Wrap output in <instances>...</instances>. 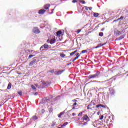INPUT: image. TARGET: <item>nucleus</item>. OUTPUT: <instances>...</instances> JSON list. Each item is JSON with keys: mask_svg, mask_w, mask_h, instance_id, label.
I'll return each instance as SVG.
<instances>
[{"mask_svg": "<svg viewBox=\"0 0 128 128\" xmlns=\"http://www.w3.org/2000/svg\"><path fill=\"white\" fill-rule=\"evenodd\" d=\"M100 72H97L96 74H90L88 76V80H92L94 78H98V76H100Z\"/></svg>", "mask_w": 128, "mask_h": 128, "instance_id": "obj_1", "label": "nucleus"}, {"mask_svg": "<svg viewBox=\"0 0 128 128\" xmlns=\"http://www.w3.org/2000/svg\"><path fill=\"white\" fill-rule=\"evenodd\" d=\"M82 120H86V122H90V120L88 114H84V116L82 117Z\"/></svg>", "mask_w": 128, "mask_h": 128, "instance_id": "obj_2", "label": "nucleus"}, {"mask_svg": "<svg viewBox=\"0 0 128 128\" xmlns=\"http://www.w3.org/2000/svg\"><path fill=\"white\" fill-rule=\"evenodd\" d=\"M33 32H34V34H40V29H38V27H34L33 28Z\"/></svg>", "mask_w": 128, "mask_h": 128, "instance_id": "obj_3", "label": "nucleus"}, {"mask_svg": "<svg viewBox=\"0 0 128 128\" xmlns=\"http://www.w3.org/2000/svg\"><path fill=\"white\" fill-rule=\"evenodd\" d=\"M46 10H44V9H41L38 11V14H44Z\"/></svg>", "mask_w": 128, "mask_h": 128, "instance_id": "obj_4", "label": "nucleus"}, {"mask_svg": "<svg viewBox=\"0 0 128 128\" xmlns=\"http://www.w3.org/2000/svg\"><path fill=\"white\" fill-rule=\"evenodd\" d=\"M50 44H54V42H56V38H52L50 40Z\"/></svg>", "mask_w": 128, "mask_h": 128, "instance_id": "obj_5", "label": "nucleus"}, {"mask_svg": "<svg viewBox=\"0 0 128 128\" xmlns=\"http://www.w3.org/2000/svg\"><path fill=\"white\" fill-rule=\"evenodd\" d=\"M36 62V60L34 59L32 61L30 62V66H34V62Z\"/></svg>", "mask_w": 128, "mask_h": 128, "instance_id": "obj_6", "label": "nucleus"}, {"mask_svg": "<svg viewBox=\"0 0 128 128\" xmlns=\"http://www.w3.org/2000/svg\"><path fill=\"white\" fill-rule=\"evenodd\" d=\"M64 70H58L56 73V74H57V76H59V74H62V72H64Z\"/></svg>", "mask_w": 128, "mask_h": 128, "instance_id": "obj_7", "label": "nucleus"}, {"mask_svg": "<svg viewBox=\"0 0 128 128\" xmlns=\"http://www.w3.org/2000/svg\"><path fill=\"white\" fill-rule=\"evenodd\" d=\"M104 44H106V43H104L103 44H100L98 45L96 47H95V48H100L101 46H104Z\"/></svg>", "mask_w": 128, "mask_h": 128, "instance_id": "obj_8", "label": "nucleus"}, {"mask_svg": "<svg viewBox=\"0 0 128 128\" xmlns=\"http://www.w3.org/2000/svg\"><path fill=\"white\" fill-rule=\"evenodd\" d=\"M50 4H47L44 6V8H45V10H48V8H50Z\"/></svg>", "mask_w": 128, "mask_h": 128, "instance_id": "obj_9", "label": "nucleus"}, {"mask_svg": "<svg viewBox=\"0 0 128 128\" xmlns=\"http://www.w3.org/2000/svg\"><path fill=\"white\" fill-rule=\"evenodd\" d=\"M92 105L91 104H89L87 106V110H92Z\"/></svg>", "mask_w": 128, "mask_h": 128, "instance_id": "obj_10", "label": "nucleus"}, {"mask_svg": "<svg viewBox=\"0 0 128 128\" xmlns=\"http://www.w3.org/2000/svg\"><path fill=\"white\" fill-rule=\"evenodd\" d=\"M100 106L101 108H106V106L104 105H102V104H99L96 106V108H100Z\"/></svg>", "mask_w": 128, "mask_h": 128, "instance_id": "obj_11", "label": "nucleus"}, {"mask_svg": "<svg viewBox=\"0 0 128 128\" xmlns=\"http://www.w3.org/2000/svg\"><path fill=\"white\" fill-rule=\"evenodd\" d=\"M7 88L8 90H10V88H12V83H8Z\"/></svg>", "mask_w": 128, "mask_h": 128, "instance_id": "obj_12", "label": "nucleus"}, {"mask_svg": "<svg viewBox=\"0 0 128 128\" xmlns=\"http://www.w3.org/2000/svg\"><path fill=\"white\" fill-rule=\"evenodd\" d=\"M56 34V36H60V34H62V31H60V30H59Z\"/></svg>", "mask_w": 128, "mask_h": 128, "instance_id": "obj_13", "label": "nucleus"}, {"mask_svg": "<svg viewBox=\"0 0 128 128\" xmlns=\"http://www.w3.org/2000/svg\"><path fill=\"white\" fill-rule=\"evenodd\" d=\"M98 16H100V14H98V13H96V12L94 13V18H98Z\"/></svg>", "mask_w": 128, "mask_h": 128, "instance_id": "obj_14", "label": "nucleus"}, {"mask_svg": "<svg viewBox=\"0 0 128 128\" xmlns=\"http://www.w3.org/2000/svg\"><path fill=\"white\" fill-rule=\"evenodd\" d=\"M124 18V16H122L120 18H118L116 20H114V22H118V20H123Z\"/></svg>", "mask_w": 128, "mask_h": 128, "instance_id": "obj_15", "label": "nucleus"}, {"mask_svg": "<svg viewBox=\"0 0 128 128\" xmlns=\"http://www.w3.org/2000/svg\"><path fill=\"white\" fill-rule=\"evenodd\" d=\"M52 110H53L52 106H50L48 108L49 112H52Z\"/></svg>", "mask_w": 128, "mask_h": 128, "instance_id": "obj_16", "label": "nucleus"}, {"mask_svg": "<svg viewBox=\"0 0 128 128\" xmlns=\"http://www.w3.org/2000/svg\"><path fill=\"white\" fill-rule=\"evenodd\" d=\"M43 46L44 48H48V44H45L44 45H43Z\"/></svg>", "mask_w": 128, "mask_h": 128, "instance_id": "obj_17", "label": "nucleus"}, {"mask_svg": "<svg viewBox=\"0 0 128 128\" xmlns=\"http://www.w3.org/2000/svg\"><path fill=\"white\" fill-rule=\"evenodd\" d=\"M110 94L111 96H112V94H114V90H110Z\"/></svg>", "mask_w": 128, "mask_h": 128, "instance_id": "obj_18", "label": "nucleus"}, {"mask_svg": "<svg viewBox=\"0 0 128 128\" xmlns=\"http://www.w3.org/2000/svg\"><path fill=\"white\" fill-rule=\"evenodd\" d=\"M31 88L34 90H36V86L34 85H31Z\"/></svg>", "mask_w": 128, "mask_h": 128, "instance_id": "obj_19", "label": "nucleus"}, {"mask_svg": "<svg viewBox=\"0 0 128 128\" xmlns=\"http://www.w3.org/2000/svg\"><path fill=\"white\" fill-rule=\"evenodd\" d=\"M68 124V122H64L63 124L61 126L62 128L63 126H67V124Z\"/></svg>", "mask_w": 128, "mask_h": 128, "instance_id": "obj_20", "label": "nucleus"}, {"mask_svg": "<svg viewBox=\"0 0 128 128\" xmlns=\"http://www.w3.org/2000/svg\"><path fill=\"white\" fill-rule=\"evenodd\" d=\"M83 112H84V111L81 112L78 114V116H82Z\"/></svg>", "mask_w": 128, "mask_h": 128, "instance_id": "obj_21", "label": "nucleus"}, {"mask_svg": "<svg viewBox=\"0 0 128 128\" xmlns=\"http://www.w3.org/2000/svg\"><path fill=\"white\" fill-rule=\"evenodd\" d=\"M32 120H38V117L36 116H34L32 117Z\"/></svg>", "mask_w": 128, "mask_h": 128, "instance_id": "obj_22", "label": "nucleus"}, {"mask_svg": "<svg viewBox=\"0 0 128 128\" xmlns=\"http://www.w3.org/2000/svg\"><path fill=\"white\" fill-rule=\"evenodd\" d=\"M78 100V98H76V99H74L73 100H72V102H78V100Z\"/></svg>", "mask_w": 128, "mask_h": 128, "instance_id": "obj_23", "label": "nucleus"}, {"mask_svg": "<svg viewBox=\"0 0 128 128\" xmlns=\"http://www.w3.org/2000/svg\"><path fill=\"white\" fill-rule=\"evenodd\" d=\"M99 36H104V33L102 32H100L99 33Z\"/></svg>", "mask_w": 128, "mask_h": 128, "instance_id": "obj_24", "label": "nucleus"}, {"mask_svg": "<svg viewBox=\"0 0 128 128\" xmlns=\"http://www.w3.org/2000/svg\"><path fill=\"white\" fill-rule=\"evenodd\" d=\"M88 52V50H83L82 51V54H86Z\"/></svg>", "mask_w": 128, "mask_h": 128, "instance_id": "obj_25", "label": "nucleus"}, {"mask_svg": "<svg viewBox=\"0 0 128 128\" xmlns=\"http://www.w3.org/2000/svg\"><path fill=\"white\" fill-rule=\"evenodd\" d=\"M44 46L42 45L40 48V50H44Z\"/></svg>", "mask_w": 128, "mask_h": 128, "instance_id": "obj_26", "label": "nucleus"}, {"mask_svg": "<svg viewBox=\"0 0 128 128\" xmlns=\"http://www.w3.org/2000/svg\"><path fill=\"white\" fill-rule=\"evenodd\" d=\"M76 56H78V58H80V53L76 52Z\"/></svg>", "mask_w": 128, "mask_h": 128, "instance_id": "obj_27", "label": "nucleus"}, {"mask_svg": "<svg viewBox=\"0 0 128 128\" xmlns=\"http://www.w3.org/2000/svg\"><path fill=\"white\" fill-rule=\"evenodd\" d=\"M33 56H34V54H30L28 56V58H33Z\"/></svg>", "mask_w": 128, "mask_h": 128, "instance_id": "obj_28", "label": "nucleus"}, {"mask_svg": "<svg viewBox=\"0 0 128 128\" xmlns=\"http://www.w3.org/2000/svg\"><path fill=\"white\" fill-rule=\"evenodd\" d=\"M62 114H64V112H61L60 114H59V115H58V118H60V116H62Z\"/></svg>", "mask_w": 128, "mask_h": 128, "instance_id": "obj_29", "label": "nucleus"}, {"mask_svg": "<svg viewBox=\"0 0 128 128\" xmlns=\"http://www.w3.org/2000/svg\"><path fill=\"white\" fill-rule=\"evenodd\" d=\"M49 72H50L51 74H54V70H51L49 71Z\"/></svg>", "mask_w": 128, "mask_h": 128, "instance_id": "obj_30", "label": "nucleus"}, {"mask_svg": "<svg viewBox=\"0 0 128 128\" xmlns=\"http://www.w3.org/2000/svg\"><path fill=\"white\" fill-rule=\"evenodd\" d=\"M81 30H80V29L77 30L76 32L77 34H80V31H81Z\"/></svg>", "mask_w": 128, "mask_h": 128, "instance_id": "obj_31", "label": "nucleus"}, {"mask_svg": "<svg viewBox=\"0 0 128 128\" xmlns=\"http://www.w3.org/2000/svg\"><path fill=\"white\" fill-rule=\"evenodd\" d=\"M78 56H76L75 57L74 60H72V62H74V60H78Z\"/></svg>", "mask_w": 128, "mask_h": 128, "instance_id": "obj_32", "label": "nucleus"}, {"mask_svg": "<svg viewBox=\"0 0 128 128\" xmlns=\"http://www.w3.org/2000/svg\"><path fill=\"white\" fill-rule=\"evenodd\" d=\"M18 94H20V96H22V91L18 92Z\"/></svg>", "mask_w": 128, "mask_h": 128, "instance_id": "obj_33", "label": "nucleus"}, {"mask_svg": "<svg viewBox=\"0 0 128 128\" xmlns=\"http://www.w3.org/2000/svg\"><path fill=\"white\" fill-rule=\"evenodd\" d=\"M80 2H82V4H86V1H84V0H82V1H80Z\"/></svg>", "mask_w": 128, "mask_h": 128, "instance_id": "obj_34", "label": "nucleus"}, {"mask_svg": "<svg viewBox=\"0 0 128 128\" xmlns=\"http://www.w3.org/2000/svg\"><path fill=\"white\" fill-rule=\"evenodd\" d=\"M76 104H78V103H76V102H74L72 104V106H75Z\"/></svg>", "mask_w": 128, "mask_h": 128, "instance_id": "obj_35", "label": "nucleus"}, {"mask_svg": "<svg viewBox=\"0 0 128 128\" xmlns=\"http://www.w3.org/2000/svg\"><path fill=\"white\" fill-rule=\"evenodd\" d=\"M72 2L73 4H76V2H78V1H77L76 0H73L72 1Z\"/></svg>", "mask_w": 128, "mask_h": 128, "instance_id": "obj_36", "label": "nucleus"}, {"mask_svg": "<svg viewBox=\"0 0 128 128\" xmlns=\"http://www.w3.org/2000/svg\"><path fill=\"white\" fill-rule=\"evenodd\" d=\"M120 32L119 30L116 31V34H118V36H120Z\"/></svg>", "mask_w": 128, "mask_h": 128, "instance_id": "obj_37", "label": "nucleus"}, {"mask_svg": "<svg viewBox=\"0 0 128 128\" xmlns=\"http://www.w3.org/2000/svg\"><path fill=\"white\" fill-rule=\"evenodd\" d=\"M60 56H62V58H64V56H66V54H62Z\"/></svg>", "mask_w": 128, "mask_h": 128, "instance_id": "obj_38", "label": "nucleus"}, {"mask_svg": "<svg viewBox=\"0 0 128 128\" xmlns=\"http://www.w3.org/2000/svg\"><path fill=\"white\" fill-rule=\"evenodd\" d=\"M44 109H42V110H41V112L42 114H44Z\"/></svg>", "mask_w": 128, "mask_h": 128, "instance_id": "obj_39", "label": "nucleus"}, {"mask_svg": "<svg viewBox=\"0 0 128 128\" xmlns=\"http://www.w3.org/2000/svg\"><path fill=\"white\" fill-rule=\"evenodd\" d=\"M30 52H32V54H34V52H36L34 50H31L30 51Z\"/></svg>", "mask_w": 128, "mask_h": 128, "instance_id": "obj_40", "label": "nucleus"}, {"mask_svg": "<svg viewBox=\"0 0 128 128\" xmlns=\"http://www.w3.org/2000/svg\"><path fill=\"white\" fill-rule=\"evenodd\" d=\"M74 52H71V53H70V56H74Z\"/></svg>", "mask_w": 128, "mask_h": 128, "instance_id": "obj_41", "label": "nucleus"}, {"mask_svg": "<svg viewBox=\"0 0 128 128\" xmlns=\"http://www.w3.org/2000/svg\"><path fill=\"white\" fill-rule=\"evenodd\" d=\"M85 10H88V7L85 6Z\"/></svg>", "mask_w": 128, "mask_h": 128, "instance_id": "obj_42", "label": "nucleus"}, {"mask_svg": "<svg viewBox=\"0 0 128 128\" xmlns=\"http://www.w3.org/2000/svg\"><path fill=\"white\" fill-rule=\"evenodd\" d=\"M104 118V116L103 115H102L100 117V120H102Z\"/></svg>", "mask_w": 128, "mask_h": 128, "instance_id": "obj_43", "label": "nucleus"}, {"mask_svg": "<svg viewBox=\"0 0 128 128\" xmlns=\"http://www.w3.org/2000/svg\"><path fill=\"white\" fill-rule=\"evenodd\" d=\"M108 122H109V120H106V124H110Z\"/></svg>", "mask_w": 128, "mask_h": 128, "instance_id": "obj_44", "label": "nucleus"}, {"mask_svg": "<svg viewBox=\"0 0 128 128\" xmlns=\"http://www.w3.org/2000/svg\"><path fill=\"white\" fill-rule=\"evenodd\" d=\"M88 10H92V8L88 7Z\"/></svg>", "mask_w": 128, "mask_h": 128, "instance_id": "obj_45", "label": "nucleus"}, {"mask_svg": "<svg viewBox=\"0 0 128 128\" xmlns=\"http://www.w3.org/2000/svg\"><path fill=\"white\" fill-rule=\"evenodd\" d=\"M93 82H98L97 80H94L93 81Z\"/></svg>", "mask_w": 128, "mask_h": 128, "instance_id": "obj_46", "label": "nucleus"}, {"mask_svg": "<svg viewBox=\"0 0 128 128\" xmlns=\"http://www.w3.org/2000/svg\"><path fill=\"white\" fill-rule=\"evenodd\" d=\"M72 110H76V107L73 106L72 108Z\"/></svg>", "mask_w": 128, "mask_h": 128, "instance_id": "obj_47", "label": "nucleus"}, {"mask_svg": "<svg viewBox=\"0 0 128 128\" xmlns=\"http://www.w3.org/2000/svg\"><path fill=\"white\" fill-rule=\"evenodd\" d=\"M72 116H76V114L72 113Z\"/></svg>", "mask_w": 128, "mask_h": 128, "instance_id": "obj_48", "label": "nucleus"}, {"mask_svg": "<svg viewBox=\"0 0 128 128\" xmlns=\"http://www.w3.org/2000/svg\"><path fill=\"white\" fill-rule=\"evenodd\" d=\"M76 52H78V50H76L74 52V54H76Z\"/></svg>", "mask_w": 128, "mask_h": 128, "instance_id": "obj_49", "label": "nucleus"}, {"mask_svg": "<svg viewBox=\"0 0 128 128\" xmlns=\"http://www.w3.org/2000/svg\"><path fill=\"white\" fill-rule=\"evenodd\" d=\"M104 30V28H102V30Z\"/></svg>", "mask_w": 128, "mask_h": 128, "instance_id": "obj_50", "label": "nucleus"}, {"mask_svg": "<svg viewBox=\"0 0 128 128\" xmlns=\"http://www.w3.org/2000/svg\"><path fill=\"white\" fill-rule=\"evenodd\" d=\"M86 124H88V122H85V123L84 124V125Z\"/></svg>", "mask_w": 128, "mask_h": 128, "instance_id": "obj_51", "label": "nucleus"}, {"mask_svg": "<svg viewBox=\"0 0 128 128\" xmlns=\"http://www.w3.org/2000/svg\"><path fill=\"white\" fill-rule=\"evenodd\" d=\"M70 64H68V66H70Z\"/></svg>", "mask_w": 128, "mask_h": 128, "instance_id": "obj_52", "label": "nucleus"}, {"mask_svg": "<svg viewBox=\"0 0 128 128\" xmlns=\"http://www.w3.org/2000/svg\"><path fill=\"white\" fill-rule=\"evenodd\" d=\"M19 74H22V73H19Z\"/></svg>", "mask_w": 128, "mask_h": 128, "instance_id": "obj_53", "label": "nucleus"}, {"mask_svg": "<svg viewBox=\"0 0 128 128\" xmlns=\"http://www.w3.org/2000/svg\"><path fill=\"white\" fill-rule=\"evenodd\" d=\"M2 106V104H0V107Z\"/></svg>", "mask_w": 128, "mask_h": 128, "instance_id": "obj_54", "label": "nucleus"}, {"mask_svg": "<svg viewBox=\"0 0 128 128\" xmlns=\"http://www.w3.org/2000/svg\"><path fill=\"white\" fill-rule=\"evenodd\" d=\"M92 108H94V107H93Z\"/></svg>", "mask_w": 128, "mask_h": 128, "instance_id": "obj_55", "label": "nucleus"}, {"mask_svg": "<svg viewBox=\"0 0 128 128\" xmlns=\"http://www.w3.org/2000/svg\"><path fill=\"white\" fill-rule=\"evenodd\" d=\"M91 102H92V101Z\"/></svg>", "mask_w": 128, "mask_h": 128, "instance_id": "obj_56", "label": "nucleus"}, {"mask_svg": "<svg viewBox=\"0 0 128 128\" xmlns=\"http://www.w3.org/2000/svg\"><path fill=\"white\" fill-rule=\"evenodd\" d=\"M44 84H45L46 83H44Z\"/></svg>", "mask_w": 128, "mask_h": 128, "instance_id": "obj_57", "label": "nucleus"}]
</instances>
